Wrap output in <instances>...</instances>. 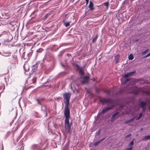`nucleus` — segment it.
I'll use <instances>...</instances> for the list:
<instances>
[{"label": "nucleus", "instance_id": "1", "mask_svg": "<svg viewBox=\"0 0 150 150\" xmlns=\"http://www.w3.org/2000/svg\"><path fill=\"white\" fill-rule=\"evenodd\" d=\"M76 67L79 69V73L81 76V78H82L83 76V77L84 80L81 81V83L83 84H84L88 82L89 79V77L88 76H83L84 71L83 69L79 65H76Z\"/></svg>", "mask_w": 150, "mask_h": 150}, {"label": "nucleus", "instance_id": "2", "mask_svg": "<svg viewBox=\"0 0 150 150\" xmlns=\"http://www.w3.org/2000/svg\"><path fill=\"white\" fill-rule=\"evenodd\" d=\"M72 123L71 122L69 123V120H64L65 128L66 132L67 133H70L71 126H72Z\"/></svg>", "mask_w": 150, "mask_h": 150}, {"label": "nucleus", "instance_id": "3", "mask_svg": "<svg viewBox=\"0 0 150 150\" xmlns=\"http://www.w3.org/2000/svg\"><path fill=\"white\" fill-rule=\"evenodd\" d=\"M69 106L65 105L64 111V115L65 117V120H69L70 117V110L69 108Z\"/></svg>", "mask_w": 150, "mask_h": 150}, {"label": "nucleus", "instance_id": "4", "mask_svg": "<svg viewBox=\"0 0 150 150\" xmlns=\"http://www.w3.org/2000/svg\"><path fill=\"white\" fill-rule=\"evenodd\" d=\"M71 94L69 93H65L63 94V98L65 100V105H69V101Z\"/></svg>", "mask_w": 150, "mask_h": 150}, {"label": "nucleus", "instance_id": "5", "mask_svg": "<svg viewBox=\"0 0 150 150\" xmlns=\"http://www.w3.org/2000/svg\"><path fill=\"white\" fill-rule=\"evenodd\" d=\"M102 102L103 104L106 103L108 105H112L113 103V100L111 99H103V100Z\"/></svg>", "mask_w": 150, "mask_h": 150}, {"label": "nucleus", "instance_id": "6", "mask_svg": "<svg viewBox=\"0 0 150 150\" xmlns=\"http://www.w3.org/2000/svg\"><path fill=\"white\" fill-rule=\"evenodd\" d=\"M114 107V106L113 105H112L110 107H107L102 110V113H104L112 109Z\"/></svg>", "mask_w": 150, "mask_h": 150}, {"label": "nucleus", "instance_id": "7", "mask_svg": "<svg viewBox=\"0 0 150 150\" xmlns=\"http://www.w3.org/2000/svg\"><path fill=\"white\" fill-rule=\"evenodd\" d=\"M119 113L118 112H117L113 114L112 115V117L111 118V121H113L115 119L117 118L118 117V116Z\"/></svg>", "mask_w": 150, "mask_h": 150}, {"label": "nucleus", "instance_id": "8", "mask_svg": "<svg viewBox=\"0 0 150 150\" xmlns=\"http://www.w3.org/2000/svg\"><path fill=\"white\" fill-rule=\"evenodd\" d=\"M38 65V63H37L32 67V71L33 72H35L37 71Z\"/></svg>", "mask_w": 150, "mask_h": 150}, {"label": "nucleus", "instance_id": "9", "mask_svg": "<svg viewBox=\"0 0 150 150\" xmlns=\"http://www.w3.org/2000/svg\"><path fill=\"white\" fill-rule=\"evenodd\" d=\"M93 6V4L92 1H90L88 6V7L90 8V10H93L94 9V8Z\"/></svg>", "mask_w": 150, "mask_h": 150}, {"label": "nucleus", "instance_id": "10", "mask_svg": "<svg viewBox=\"0 0 150 150\" xmlns=\"http://www.w3.org/2000/svg\"><path fill=\"white\" fill-rule=\"evenodd\" d=\"M135 71H133L129 73L127 72L125 75L124 77L125 78L128 77L129 76H131L132 74L135 73Z\"/></svg>", "mask_w": 150, "mask_h": 150}, {"label": "nucleus", "instance_id": "11", "mask_svg": "<svg viewBox=\"0 0 150 150\" xmlns=\"http://www.w3.org/2000/svg\"><path fill=\"white\" fill-rule=\"evenodd\" d=\"M146 104V102L142 101L140 103L139 105L141 107L143 108L145 107Z\"/></svg>", "mask_w": 150, "mask_h": 150}, {"label": "nucleus", "instance_id": "12", "mask_svg": "<svg viewBox=\"0 0 150 150\" xmlns=\"http://www.w3.org/2000/svg\"><path fill=\"white\" fill-rule=\"evenodd\" d=\"M120 56L119 54H117L115 56V60L116 63H117L118 62Z\"/></svg>", "mask_w": 150, "mask_h": 150}, {"label": "nucleus", "instance_id": "13", "mask_svg": "<svg viewBox=\"0 0 150 150\" xmlns=\"http://www.w3.org/2000/svg\"><path fill=\"white\" fill-rule=\"evenodd\" d=\"M135 119V118L134 117H133V118H132L130 119H129L126 121L125 122V124H127L128 123H130L131 122H132V121H133Z\"/></svg>", "mask_w": 150, "mask_h": 150}, {"label": "nucleus", "instance_id": "14", "mask_svg": "<svg viewBox=\"0 0 150 150\" xmlns=\"http://www.w3.org/2000/svg\"><path fill=\"white\" fill-rule=\"evenodd\" d=\"M105 138H104L102 139L99 140L98 142H95L94 144V146H96L97 145L99 144L100 143V142H101L103 140L105 139Z\"/></svg>", "mask_w": 150, "mask_h": 150}, {"label": "nucleus", "instance_id": "15", "mask_svg": "<svg viewBox=\"0 0 150 150\" xmlns=\"http://www.w3.org/2000/svg\"><path fill=\"white\" fill-rule=\"evenodd\" d=\"M148 139L150 140V135H148L145 136L144 138L142 139V140H146Z\"/></svg>", "mask_w": 150, "mask_h": 150}, {"label": "nucleus", "instance_id": "16", "mask_svg": "<svg viewBox=\"0 0 150 150\" xmlns=\"http://www.w3.org/2000/svg\"><path fill=\"white\" fill-rule=\"evenodd\" d=\"M103 4L106 7V9H108L109 6V3L108 2H107L104 3Z\"/></svg>", "mask_w": 150, "mask_h": 150}, {"label": "nucleus", "instance_id": "17", "mask_svg": "<svg viewBox=\"0 0 150 150\" xmlns=\"http://www.w3.org/2000/svg\"><path fill=\"white\" fill-rule=\"evenodd\" d=\"M133 58H134L132 54H130V55H129L128 56V59L129 60H132L133 59Z\"/></svg>", "mask_w": 150, "mask_h": 150}, {"label": "nucleus", "instance_id": "18", "mask_svg": "<svg viewBox=\"0 0 150 150\" xmlns=\"http://www.w3.org/2000/svg\"><path fill=\"white\" fill-rule=\"evenodd\" d=\"M42 110L45 111L46 110V108L45 106V105H42L41 107Z\"/></svg>", "mask_w": 150, "mask_h": 150}, {"label": "nucleus", "instance_id": "19", "mask_svg": "<svg viewBox=\"0 0 150 150\" xmlns=\"http://www.w3.org/2000/svg\"><path fill=\"white\" fill-rule=\"evenodd\" d=\"M143 115V113L142 112H141L140 113L138 117L137 118L136 120H138Z\"/></svg>", "mask_w": 150, "mask_h": 150}, {"label": "nucleus", "instance_id": "20", "mask_svg": "<svg viewBox=\"0 0 150 150\" xmlns=\"http://www.w3.org/2000/svg\"><path fill=\"white\" fill-rule=\"evenodd\" d=\"M98 35H97L94 38H93L92 40V43H94L96 40L97 39Z\"/></svg>", "mask_w": 150, "mask_h": 150}, {"label": "nucleus", "instance_id": "21", "mask_svg": "<svg viewBox=\"0 0 150 150\" xmlns=\"http://www.w3.org/2000/svg\"><path fill=\"white\" fill-rule=\"evenodd\" d=\"M64 25L66 27H67L70 25L69 23L65 22L64 23Z\"/></svg>", "mask_w": 150, "mask_h": 150}, {"label": "nucleus", "instance_id": "22", "mask_svg": "<svg viewBox=\"0 0 150 150\" xmlns=\"http://www.w3.org/2000/svg\"><path fill=\"white\" fill-rule=\"evenodd\" d=\"M134 139H133L130 142V143L129 144V146H132L134 145Z\"/></svg>", "mask_w": 150, "mask_h": 150}, {"label": "nucleus", "instance_id": "23", "mask_svg": "<svg viewBox=\"0 0 150 150\" xmlns=\"http://www.w3.org/2000/svg\"><path fill=\"white\" fill-rule=\"evenodd\" d=\"M32 148L34 150H35L37 149V145L36 144H34L32 146Z\"/></svg>", "mask_w": 150, "mask_h": 150}, {"label": "nucleus", "instance_id": "24", "mask_svg": "<svg viewBox=\"0 0 150 150\" xmlns=\"http://www.w3.org/2000/svg\"><path fill=\"white\" fill-rule=\"evenodd\" d=\"M105 92L108 95H110L111 94V91L110 90H105Z\"/></svg>", "mask_w": 150, "mask_h": 150}, {"label": "nucleus", "instance_id": "25", "mask_svg": "<svg viewBox=\"0 0 150 150\" xmlns=\"http://www.w3.org/2000/svg\"><path fill=\"white\" fill-rule=\"evenodd\" d=\"M32 81H33V83H34L36 81V77H34L32 79Z\"/></svg>", "mask_w": 150, "mask_h": 150}, {"label": "nucleus", "instance_id": "26", "mask_svg": "<svg viewBox=\"0 0 150 150\" xmlns=\"http://www.w3.org/2000/svg\"><path fill=\"white\" fill-rule=\"evenodd\" d=\"M148 49H147V50L144 51L143 52H142V54H145L147 52V51H148Z\"/></svg>", "mask_w": 150, "mask_h": 150}, {"label": "nucleus", "instance_id": "27", "mask_svg": "<svg viewBox=\"0 0 150 150\" xmlns=\"http://www.w3.org/2000/svg\"><path fill=\"white\" fill-rule=\"evenodd\" d=\"M42 99H37V102H38V103L39 104H40V102L41 101H42Z\"/></svg>", "mask_w": 150, "mask_h": 150}, {"label": "nucleus", "instance_id": "28", "mask_svg": "<svg viewBox=\"0 0 150 150\" xmlns=\"http://www.w3.org/2000/svg\"><path fill=\"white\" fill-rule=\"evenodd\" d=\"M133 149V147L131 146L130 147L127 148L126 150H132Z\"/></svg>", "mask_w": 150, "mask_h": 150}, {"label": "nucleus", "instance_id": "29", "mask_svg": "<svg viewBox=\"0 0 150 150\" xmlns=\"http://www.w3.org/2000/svg\"><path fill=\"white\" fill-rule=\"evenodd\" d=\"M150 56V52L149 53H148V54H147L144 57V58H146L148 57H149V56Z\"/></svg>", "mask_w": 150, "mask_h": 150}, {"label": "nucleus", "instance_id": "30", "mask_svg": "<svg viewBox=\"0 0 150 150\" xmlns=\"http://www.w3.org/2000/svg\"><path fill=\"white\" fill-rule=\"evenodd\" d=\"M130 80V79L128 78L126 79L125 81V83H126V82H127V81H129Z\"/></svg>", "mask_w": 150, "mask_h": 150}, {"label": "nucleus", "instance_id": "31", "mask_svg": "<svg viewBox=\"0 0 150 150\" xmlns=\"http://www.w3.org/2000/svg\"><path fill=\"white\" fill-rule=\"evenodd\" d=\"M131 134H129L128 135H126L125 136V137L126 138H128L130 136H131Z\"/></svg>", "mask_w": 150, "mask_h": 150}, {"label": "nucleus", "instance_id": "32", "mask_svg": "<svg viewBox=\"0 0 150 150\" xmlns=\"http://www.w3.org/2000/svg\"><path fill=\"white\" fill-rule=\"evenodd\" d=\"M86 2V5H87L88 2L89 0H85Z\"/></svg>", "mask_w": 150, "mask_h": 150}, {"label": "nucleus", "instance_id": "33", "mask_svg": "<svg viewBox=\"0 0 150 150\" xmlns=\"http://www.w3.org/2000/svg\"><path fill=\"white\" fill-rule=\"evenodd\" d=\"M142 110H143L144 111H145V107L144 108H142Z\"/></svg>", "mask_w": 150, "mask_h": 150}, {"label": "nucleus", "instance_id": "34", "mask_svg": "<svg viewBox=\"0 0 150 150\" xmlns=\"http://www.w3.org/2000/svg\"><path fill=\"white\" fill-rule=\"evenodd\" d=\"M48 15V14H46V15L45 16V18H46L47 17Z\"/></svg>", "mask_w": 150, "mask_h": 150}, {"label": "nucleus", "instance_id": "35", "mask_svg": "<svg viewBox=\"0 0 150 150\" xmlns=\"http://www.w3.org/2000/svg\"><path fill=\"white\" fill-rule=\"evenodd\" d=\"M11 58L12 59H13V60H15V59L14 58V57L13 56H12L11 57Z\"/></svg>", "mask_w": 150, "mask_h": 150}, {"label": "nucleus", "instance_id": "36", "mask_svg": "<svg viewBox=\"0 0 150 150\" xmlns=\"http://www.w3.org/2000/svg\"><path fill=\"white\" fill-rule=\"evenodd\" d=\"M148 94L149 95H150V91H148Z\"/></svg>", "mask_w": 150, "mask_h": 150}, {"label": "nucleus", "instance_id": "37", "mask_svg": "<svg viewBox=\"0 0 150 150\" xmlns=\"http://www.w3.org/2000/svg\"><path fill=\"white\" fill-rule=\"evenodd\" d=\"M10 133V132H8L7 133V134H8Z\"/></svg>", "mask_w": 150, "mask_h": 150}, {"label": "nucleus", "instance_id": "38", "mask_svg": "<svg viewBox=\"0 0 150 150\" xmlns=\"http://www.w3.org/2000/svg\"><path fill=\"white\" fill-rule=\"evenodd\" d=\"M23 68H24V70H25V65H24V66H23Z\"/></svg>", "mask_w": 150, "mask_h": 150}, {"label": "nucleus", "instance_id": "39", "mask_svg": "<svg viewBox=\"0 0 150 150\" xmlns=\"http://www.w3.org/2000/svg\"><path fill=\"white\" fill-rule=\"evenodd\" d=\"M97 133H98V135H99V134H100V132H98Z\"/></svg>", "mask_w": 150, "mask_h": 150}, {"label": "nucleus", "instance_id": "40", "mask_svg": "<svg viewBox=\"0 0 150 150\" xmlns=\"http://www.w3.org/2000/svg\"><path fill=\"white\" fill-rule=\"evenodd\" d=\"M62 66L64 67V66H63V65H62Z\"/></svg>", "mask_w": 150, "mask_h": 150}]
</instances>
